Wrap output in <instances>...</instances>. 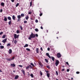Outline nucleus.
Segmentation results:
<instances>
[{
	"label": "nucleus",
	"instance_id": "6e6d98bb",
	"mask_svg": "<svg viewBox=\"0 0 80 80\" xmlns=\"http://www.w3.org/2000/svg\"><path fill=\"white\" fill-rule=\"evenodd\" d=\"M69 71H70V70L69 69H67V72H69Z\"/></svg>",
	"mask_w": 80,
	"mask_h": 80
},
{
	"label": "nucleus",
	"instance_id": "dca6fc26",
	"mask_svg": "<svg viewBox=\"0 0 80 80\" xmlns=\"http://www.w3.org/2000/svg\"><path fill=\"white\" fill-rule=\"evenodd\" d=\"M39 12H40V14L39 16L40 17H41V16H42V15H43V13H42V12L40 11H39Z\"/></svg>",
	"mask_w": 80,
	"mask_h": 80
},
{
	"label": "nucleus",
	"instance_id": "680f3d73",
	"mask_svg": "<svg viewBox=\"0 0 80 80\" xmlns=\"http://www.w3.org/2000/svg\"><path fill=\"white\" fill-rule=\"evenodd\" d=\"M14 57V58H16V57H17V55H15L14 57Z\"/></svg>",
	"mask_w": 80,
	"mask_h": 80
},
{
	"label": "nucleus",
	"instance_id": "37998d69",
	"mask_svg": "<svg viewBox=\"0 0 80 80\" xmlns=\"http://www.w3.org/2000/svg\"><path fill=\"white\" fill-rule=\"evenodd\" d=\"M3 33V32H1L0 33V35H2Z\"/></svg>",
	"mask_w": 80,
	"mask_h": 80
},
{
	"label": "nucleus",
	"instance_id": "aec40b11",
	"mask_svg": "<svg viewBox=\"0 0 80 80\" xmlns=\"http://www.w3.org/2000/svg\"><path fill=\"white\" fill-rule=\"evenodd\" d=\"M8 19L9 20H12L11 17H8Z\"/></svg>",
	"mask_w": 80,
	"mask_h": 80
},
{
	"label": "nucleus",
	"instance_id": "473e14b6",
	"mask_svg": "<svg viewBox=\"0 0 80 80\" xmlns=\"http://www.w3.org/2000/svg\"><path fill=\"white\" fill-rule=\"evenodd\" d=\"M26 50H27V51H30V49L28 48H27Z\"/></svg>",
	"mask_w": 80,
	"mask_h": 80
},
{
	"label": "nucleus",
	"instance_id": "09e8293b",
	"mask_svg": "<svg viewBox=\"0 0 80 80\" xmlns=\"http://www.w3.org/2000/svg\"><path fill=\"white\" fill-rule=\"evenodd\" d=\"M18 66L19 67H23V66L21 65H19Z\"/></svg>",
	"mask_w": 80,
	"mask_h": 80
},
{
	"label": "nucleus",
	"instance_id": "a19ab883",
	"mask_svg": "<svg viewBox=\"0 0 80 80\" xmlns=\"http://www.w3.org/2000/svg\"><path fill=\"white\" fill-rule=\"evenodd\" d=\"M40 72V75H41V76H42V75H43V73L41 71Z\"/></svg>",
	"mask_w": 80,
	"mask_h": 80
},
{
	"label": "nucleus",
	"instance_id": "0eeeda50",
	"mask_svg": "<svg viewBox=\"0 0 80 80\" xmlns=\"http://www.w3.org/2000/svg\"><path fill=\"white\" fill-rule=\"evenodd\" d=\"M46 56H48V57H49V58H50V59H51V57H50V56L49 55V53H46Z\"/></svg>",
	"mask_w": 80,
	"mask_h": 80
},
{
	"label": "nucleus",
	"instance_id": "c9c22d12",
	"mask_svg": "<svg viewBox=\"0 0 80 80\" xmlns=\"http://www.w3.org/2000/svg\"><path fill=\"white\" fill-rule=\"evenodd\" d=\"M30 64L31 65H32V67H34L35 66L34 65V64H33V63H32V62H31L30 63Z\"/></svg>",
	"mask_w": 80,
	"mask_h": 80
},
{
	"label": "nucleus",
	"instance_id": "20e7f679",
	"mask_svg": "<svg viewBox=\"0 0 80 80\" xmlns=\"http://www.w3.org/2000/svg\"><path fill=\"white\" fill-rule=\"evenodd\" d=\"M57 57L58 58H60L62 57V55L60 53H57Z\"/></svg>",
	"mask_w": 80,
	"mask_h": 80
},
{
	"label": "nucleus",
	"instance_id": "49530a36",
	"mask_svg": "<svg viewBox=\"0 0 80 80\" xmlns=\"http://www.w3.org/2000/svg\"><path fill=\"white\" fill-rule=\"evenodd\" d=\"M32 12H28V14H29V15H31V14H32Z\"/></svg>",
	"mask_w": 80,
	"mask_h": 80
},
{
	"label": "nucleus",
	"instance_id": "393cba45",
	"mask_svg": "<svg viewBox=\"0 0 80 80\" xmlns=\"http://www.w3.org/2000/svg\"><path fill=\"white\" fill-rule=\"evenodd\" d=\"M47 75V77H48V78H49V77H50V74H46Z\"/></svg>",
	"mask_w": 80,
	"mask_h": 80
},
{
	"label": "nucleus",
	"instance_id": "1a4fd4ad",
	"mask_svg": "<svg viewBox=\"0 0 80 80\" xmlns=\"http://www.w3.org/2000/svg\"><path fill=\"white\" fill-rule=\"evenodd\" d=\"M36 53H39V48H37L36 49Z\"/></svg>",
	"mask_w": 80,
	"mask_h": 80
},
{
	"label": "nucleus",
	"instance_id": "412c9836",
	"mask_svg": "<svg viewBox=\"0 0 80 80\" xmlns=\"http://www.w3.org/2000/svg\"><path fill=\"white\" fill-rule=\"evenodd\" d=\"M45 72H46L47 74H49V71H47L46 70H45Z\"/></svg>",
	"mask_w": 80,
	"mask_h": 80
},
{
	"label": "nucleus",
	"instance_id": "e433bc0d",
	"mask_svg": "<svg viewBox=\"0 0 80 80\" xmlns=\"http://www.w3.org/2000/svg\"><path fill=\"white\" fill-rule=\"evenodd\" d=\"M47 67L48 68V69H50V67L49 66H47Z\"/></svg>",
	"mask_w": 80,
	"mask_h": 80
},
{
	"label": "nucleus",
	"instance_id": "f8f14e48",
	"mask_svg": "<svg viewBox=\"0 0 80 80\" xmlns=\"http://www.w3.org/2000/svg\"><path fill=\"white\" fill-rule=\"evenodd\" d=\"M18 77H19V76H18V75H17L15 76L14 79H18Z\"/></svg>",
	"mask_w": 80,
	"mask_h": 80
},
{
	"label": "nucleus",
	"instance_id": "72a5a7b5",
	"mask_svg": "<svg viewBox=\"0 0 80 80\" xmlns=\"http://www.w3.org/2000/svg\"><path fill=\"white\" fill-rule=\"evenodd\" d=\"M18 5H19V3H17V4L16 5V7H18Z\"/></svg>",
	"mask_w": 80,
	"mask_h": 80
},
{
	"label": "nucleus",
	"instance_id": "4d7b16f0",
	"mask_svg": "<svg viewBox=\"0 0 80 80\" xmlns=\"http://www.w3.org/2000/svg\"><path fill=\"white\" fill-rule=\"evenodd\" d=\"M48 51H50V48H48Z\"/></svg>",
	"mask_w": 80,
	"mask_h": 80
},
{
	"label": "nucleus",
	"instance_id": "4c0bfd02",
	"mask_svg": "<svg viewBox=\"0 0 80 80\" xmlns=\"http://www.w3.org/2000/svg\"><path fill=\"white\" fill-rule=\"evenodd\" d=\"M5 35H4L2 37V38H5Z\"/></svg>",
	"mask_w": 80,
	"mask_h": 80
},
{
	"label": "nucleus",
	"instance_id": "39448f33",
	"mask_svg": "<svg viewBox=\"0 0 80 80\" xmlns=\"http://www.w3.org/2000/svg\"><path fill=\"white\" fill-rule=\"evenodd\" d=\"M14 38L15 39L17 38H18V37H19V35H18L16 34H14Z\"/></svg>",
	"mask_w": 80,
	"mask_h": 80
},
{
	"label": "nucleus",
	"instance_id": "0e129e2a",
	"mask_svg": "<svg viewBox=\"0 0 80 80\" xmlns=\"http://www.w3.org/2000/svg\"><path fill=\"white\" fill-rule=\"evenodd\" d=\"M59 33V32L58 31L56 33L57 34H58Z\"/></svg>",
	"mask_w": 80,
	"mask_h": 80
},
{
	"label": "nucleus",
	"instance_id": "a18cd8bd",
	"mask_svg": "<svg viewBox=\"0 0 80 80\" xmlns=\"http://www.w3.org/2000/svg\"><path fill=\"white\" fill-rule=\"evenodd\" d=\"M20 28L21 30H23V28H22V26H20Z\"/></svg>",
	"mask_w": 80,
	"mask_h": 80
},
{
	"label": "nucleus",
	"instance_id": "3c124183",
	"mask_svg": "<svg viewBox=\"0 0 80 80\" xmlns=\"http://www.w3.org/2000/svg\"><path fill=\"white\" fill-rule=\"evenodd\" d=\"M77 74H79L80 73V72H76Z\"/></svg>",
	"mask_w": 80,
	"mask_h": 80
},
{
	"label": "nucleus",
	"instance_id": "bb28decb",
	"mask_svg": "<svg viewBox=\"0 0 80 80\" xmlns=\"http://www.w3.org/2000/svg\"><path fill=\"white\" fill-rule=\"evenodd\" d=\"M30 76L32 78H33V74H31Z\"/></svg>",
	"mask_w": 80,
	"mask_h": 80
},
{
	"label": "nucleus",
	"instance_id": "9b49d317",
	"mask_svg": "<svg viewBox=\"0 0 80 80\" xmlns=\"http://www.w3.org/2000/svg\"><path fill=\"white\" fill-rule=\"evenodd\" d=\"M1 6H2V7H4V6H5V3L2 2L1 3Z\"/></svg>",
	"mask_w": 80,
	"mask_h": 80
},
{
	"label": "nucleus",
	"instance_id": "de8ad7c7",
	"mask_svg": "<svg viewBox=\"0 0 80 80\" xmlns=\"http://www.w3.org/2000/svg\"><path fill=\"white\" fill-rule=\"evenodd\" d=\"M24 23H27V21H24Z\"/></svg>",
	"mask_w": 80,
	"mask_h": 80
},
{
	"label": "nucleus",
	"instance_id": "2eb2a0df",
	"mask_svg": "<svg viewBox=\"0 0 80 80\" xmlns=\"http://www.w3.org/2000/svg\"><path fill=\"white\" fill-rule=\"evenodd\" d=\"M12 53V49H10L9 50V54H11Z\"/></svg>",
	"mask_w": 80,
	"mask_h": 80
},
{
	"label": "nucleus",
	"instance_id": "7c9ffc66",
	"mask_svg": "<svg viewBox=\"0 0 80 80\" xmlns=\"http://www.w3.org/2000/svg\"><path fill=\"white\" fill-rule=\"evenodd\" d=\"M28 68H30V67H29V66H27L26 68V70H28Z\"/></svg>",
	"mask_w": 80,
	"mask_h": 80
},
{
	"label": "nucleus",
	"instance_id": "5701e85b",
	"mask_svg": "<svg viewBox=\"0 0 80 80\" xmlns=\"http://www.w3.org/2000/svg\"><path fill=\"white\" fill-rule=\"evenodd\" d=\"M35 31L38 32V31H39V30H38V28H36L35 29Z\"/></svg>",
	"mask_w": 80,
	"mask_h": 80
},
{
	"label": "nucleus",
	"instance_id": "bf43d9fd",
	"mask_svg": "<svg viewBox=\"0 0 80 80\" xmlns=\"http://www.w3.org/2000/svg\"><path fill=\"white\" fill-rule=\"evenodd\" d=\"M14 1H15V0H11L12 2H14Z\"/></svg>",
	"mask_w": 80,
	"mask_h": 80
},
{
	"label": "nucleus",
	"instance_id": "c85d7f7f",
	"mask_svg": "<svg viewBox=\"0 0 80 80\" xmlns=\"http://www.w3.org/2000/svg\"><path fill=\"white\" fill-rule=\"evenodd\" d=\"M21 16L22 17H24V16H25V15H24V14L23 13H22L21 14Z\"/></svg>",
	"mask_w": 80,
	"mask_h": 80
},
{
	"label": "nucleus",
	"instance_id": "4468645a",
	"mask_svg": "<svg viewBox=\"0 0 80 80\" xmlns=\"http://www.w3.org/2000/svg\"><path fill=\"white\" fill-rule=\"evenodd\" d=\"M15 18V15H13L12 16V18L13 20H15V18Z\"/></svg>",
	"mask_w": 80,
	"mask_h": 80
},
{
	"label": "nucleus",
	"instance_id": "f3484780",
	"mask_svg": "<svg viewBox=\"0 0 80 80\" xmlns=\"http://www.w3.org/2000/svg\"><path fill=\"white\" fill-rule=\"evenodd\" d=\"M6 60H7V61H10L11 60H12V59H11V58H7L6 59Z\"/></svg>",
	"mask_w": 80,
	"mask_h": 80
},
{
	"label": "nucleus",
	"instance_id": "052dcab7",
	"mask_svg": "<svg viewBox=\"0 0 80 80\" xmlns=\"http://www.w3.org/2000/svg\"><path fill=\"white\" fill-rule=\"evenodd\" d=\"M41 29H43V27H42V26H41Z\"/></svg>",
	"mask_w": 80,
	"mask_h": 80
},
{
	"label": "nucleus",
	"instance_id": "f03ea898",
	"mask_svg": "<svg viewBox=\"0 0 80 80\" xmlns=\"http://www.w3.org/2000/svg\"><path fill=\"white\" fill-rule=\"evenodd\" d=\"M18 17V22H20V21H21V16L20 15H19L17 16Z\"/></svg>",
	"mask_w": 80,
	"mask_h": 80
},
{
	"label": "nucleus",
	"instance_id": "6e6552de",
	"mask_svg": "<svg viewBox=\"0 0 80 80\" xmlns=\"http://www.w3.org/2000/svg\"><path fill=\"white\" fill-rule=\"evenodd\" d=\"M7 39H4L2 41V42L3 43H6V42H7Z\"/></svg>",
	"mask_w": 80,
	"mask_h": 80
},
{
	"label": "nucleus",
	"instance_id": "7ed1b4c3",
	"mask_svg": "<svg viewBox=\"0 0 80 80\" xmlns=\"http://www.w3.org/2000/svg\"><path fill=\"white\" fill-rule=\"evenodd\" d=\"M59 63H60L59 61H58V60H56V62L55 63V65H56V67L57 66H58V64H59Z\"/></svg>",
	"mask_w": 80,
	"mask_h": 80
},
{
	"label": "nucleus",
	"instance_id": "69168bd1",
	"mask_svg": "<svg viewBox=\"0 0 80 80\" xmlns=\"http://www.w3.org/2000/svg\"><path fill=\"white\" fill-rule=\"evenodd\" d=\"M47 30V33H48V30Z\"/></svg>",
	"mask_w": 80,
	"mask_h": 80
},
{
	"label": "nucleus",
	"instance_id": "cd10ccee",
	"mask_svg": "<svg viewBox=\"0 0 80 80\" xmlns=\"http://www.w3.org/2000/svg\"><path fill=\"white\" fill-rule=\"evenodd\" d=\"M45 62H47V63H48V60H47V59H45Z\"/></svg>",
	"mask_w": 80,
	"mask_h": 80
},
{
	"label": "nucleus",
	"instance_id": "13d9d810",
	"mask_svg": "<svg viewBox=\"0 0 80 80\" xmlns=\"http://www.w3.org/2000/svg\"><path fill=\"white\" fill-rule=\"evenodd\" d=\"M64 70H65V68L62 69V71L63 72V71H64Z\"/></svg>",
	"mask_w": 80,
	"mask_h": 80
},
{
	"label": "nucleus",
	"instance_id": "4be33fe9",
	"mask_svg": "<svg viewBox=\"0 0 80 80\" xmlns=\"http://www.w3.org/2000/svg\"><path fill=\"white\" fill-rule=\"evenodd\" d=\"M28 46V44H26L24 46V47H27Z\"/></svg>",
	"mask_w": 80,
	"mask_h": 80
},
{
	"label": "nucleus",
	"instance_id": "58836bf2",
	"mask_svg": "<svg viewBox=\"0 0 80 80\" xmlns=\"http://www.w3.org/2000/svg\"><path fill=\"white\" fill-rule=\"evenodd\" d=\"M56 73L57 75H58V71H56Z\"/></svg>",
	"mask_w": 80,
	"mask_h": 80
},
{
	"label": "nucleus",
	"instance_id": "a211bd4d",
	"mask_svg": "<svg viewBox=\"0 0 80 80\" xmlns=\"http://www.w3.org/2000/svg\"><path fill=\"white\" fill-rule=\"evenodd\" d=\"M4 20L5 22H7V17H5Z\"/></svg>",
	"mask_w": 80,
	"mask_h": 80
},
{
	"label": "nucleus",
	"instance_id": "a878e982",
	"mask_svg": "<svg viewBox=\"0 0 80 80\" xmlns=\"http://www.w3.org/2000/svg\"><path fill=\"white\" fill-rule=\"evenodd\" d=\"M1 48L3 49L4 48V46H0Z\"/></svg>",
	"mask_w": 80,
	"mask_h": 80
},
{
	"label": "nucleus",
	"instance_id": "f257e3e1",
	"mask_svg": "<svg viewBox=\"0 0 80 80\" xmlns=\"http://www.w3.org/2000/svg\"><path fill=\"white\" fill-rule=\"evenodd\" d=\"M38 37V35L37 34H34L32 32H31V35H30V36L29 37L28 39L29 40H31L32 38H34L35 37Z\"/></svg>",
	"mask_w": 80,
	"mask_h": 80
},
{
	"label": "nucleus",
	"instance_id": "774afa93",
	"mask_svg": "<svg viewBox=\"0 0 80 80\" xmlns=\"http://www.w3.org/2000/svg\"><path fill=\"white\" fill-rule=\"evenodd\" d=\"M13 72H14V73H15V70L13 71Z\"/></svg>",
	"mask_w": 80,
	"mask_h": 80
},
{
	"label": "nucleus",
	"instance_id": "c756f323",
	"mask_svg": "<svg viewBox=\"0 0 80 80\" xmlns=\"http://www.w3.org/2000/svg\"><path fill=\"white\" fill-rule=\"evenodd\" d=\"M11 45V44H10L9 43H8L7 45V47H9V46H10Z\"/></svg>",
	"mask_w": 80,
	"mask_h": 80
},
{
	"label": "nucleus",
	"instance_id": "ddd939ff",
	"mask_svg": "<svg viewBox=\"0 0 80 80\" xmlns=\"http://www.w3.org/2000/svg\"><path fill=\"white\" fill-rule=\"evenodd\" d=\"M11 67H15V64H11Z\"/></svg>",
	"mask_w": 80,
	"mask_h": 80
},
{
	"label": "nucleus",
	"instance_id": "6ab92c4d",
	"mask_svg": "<svg viewBox=\"0 0 80 80\" xmlns=\"http://www.w3.org/2000/svg\"><path fill=\"white\" fill-rule=\"evenodd\" d=\"M51 59L52 60V61H54L55 60V58L53 57H52L51 58Z\"/></svg>",
	"mask_w": 80,
	"mask_h": 80
},
{
	"label": "nucleus",
	"instance_id": "864d4df0",
	"mask_svg": "<svg viewBox=\"0 0 80 80\" xmlns=\"http://www.w3.org/2000/svg\"><path fill=\"white\" fill-rule=\"evenodd\" d=\"M15 58L14 57H12V58H11V59H12V60H14V59Z\"/></svg>",
	"mask_w": 80,
	"mask_h": 80
},
{
	"label": "nucleus",
	"instance_id": "ea45409f",
	"mask_svg": "<svg viewBox=\"0 0 80 80\" xmlns=\"http://www.w3.org/2000/svg\"><path fill=\"white\" fill-rule=\"evenodd\" d=\"M32 2H30V7H32Z\"/></svg>",
	"mask_w": 80,
	"mask_h": 80
},
{
	"label": "nucleus",
	"instance_id": "9d476101",
	"mask_svg": "<svg viewBox=\"0 0 80 80\" xmlns=\"http://www.w3.org/2000/svg\"><path fill=\"white\" fill-rule=\"evenodd\" d=\"M21 71L22 72V73L25 76V70H21Z\"/></svg>",
	"mask_w": 80,
	"mask_h": 80
},
{
	"label": "nucleus",
	"instance_id": "423d86ee",
	"mask_svg": "<svg viewBox=\"0 0 80 80\" xmlns=\"http://www.w3.org/2000/svg\"><path fill=\"white\" fill-rule=\"evenodd\" d=\"M38 64L40 65V66H41L42 67L43 66V64L40 61L38 62Z\"/></svg>",
	"mask_w": 80,
	"mask_h": 80
},
{
	"label": "nucleus",
	"instance_id": "8fccbe9b",
	"mask_svg": "<svg viewBox=\"0 0 80 80\" xmlns=\"http://www.w3.org/2000/svg\"><path fill=\"white\" fill-rule=\"evenodd\" d=\"M29 67H30V68H33V67H32V66H31V65H29Z\"/></svg>",
	"mask_w": 80,
	"mask_h": 80
},
{
	"label": "nucleus",
	"instance_id": "e2e57ef3",
	"mask_svg": "<svg viewBox=\"0 0 80 80\" xmlns=\"http://www.w3.org/2000/svg\"><path fill=\"white\" fill-rule=\"evenodd\" d=\"M2 9H1V10H0V12L1 13V12H2Z\"/></svg>",
	"mask_w": 80,
	"mask_h": 80
},
{
	"label": "nucleus",
	"instance_id": "79ce46f5",
	"mask_svg": "<svg viewBox=\"0 0 80 80\" xmlns=\"http://www.w3.org/2000/svg\"><path fill=\"white\" fill-rule=\"evenodd\" d=\"M16 32L17 33H20V31L18 30H17Z\"/></svg>",
	"mask_w": 80,
	"mask_h": 80
},
{
	"label": "nucleus",
	"instance_id": "2f4dec72",
	"mask_svg": "<svg viewBox=\"0 0 80 80\" xmlns=\"http://www.w3.org/2000/svg\"><path fill=\"white\" fill-rule=\"evenodd\" d=\"M17 42V40H15L14 41V43L15 44H16Z\"/></svg>",
	"mask_w": 80,
	"mask_h": 80
},
{
	"label": "nucleus",
	"instance_id": "b1692460",
	"mask_svg": "<svg viewBox=\"0 0 80 80\" xmlns=\"http://www.w3.org/2000/svg\"><path fill=\"white\" fill-rule=\"evenodd\" d=\"M26 20H28V18H29V17H28V16H27V17H25Z\"/></svg>",
	"mask_w": 80,
	"mask_h": 80
},
{
	"label": "nucleus",
	"instance_id": "f704fd0d",
	"mask_svg": "<svg viewBox=\"0 0 80 80\" xmlns=\"http://www.w3.org/2000/svg\"><path fill=\"white\" fill-rule=\"evenodd\" d=\"M11 23H12V21H9V22H8L9 25H10V24H11Z\"/></svg>",
	"mask_w": 80,
	"mask_h": 80
},
{
	"label": "nucleus",
	"instance_id": "5fc2aeb1",
	"mask_svg": "<svg viewBox=\"0 0 80 80\" xmlns=\"http://www.w3.org/2000/svg\"><path fill=\"white\" fill-rule=\"evenodd\" d=\"M40 50H41V51H43V48H41Z\"/></svg>",
	"mask_w": 80,
	"mask_h": 80
},
{
	"label": "nucleus",
	"instance_id": "c03bdc74",
	"mask_svg": "<svg viewBox=\"0 0 80 80\" xmlns=\"http://www.w3.org/2000/svg\"><path fill=\"white\" fill-rule=\"evenodd\" d=\"M35 22L36 23H38V20L37 19H36L35 20Z\"/></svg>",
	"mask_w": 80,
	"mask_h": 80
},
{
	"label": "nucleus",
	"instance_id": "338daca9",
	"mask_svg": "<svg viewBox=\"0 0 80 80\" xmlns=\"http://www.w3.org/2000/svg\"><path fill=\"white\" fill-rule=\"evenodd\" d=\"M0 72H2V71L0 69Z\"/></svg>",
	"mask_w": 80,
	"mask_h": 80
},
{
	"label": "nucleus",
	"instance_id": "603ef678",
	"mask_svg": "<svg viewBox=\"0 0 80 80\" xmlns=\"http://www.w3.org/2000/svg\"><path fill=\"white\" fill-rule=\"evenodd\" d=\"M66 63L68 65H69V64L68 63V62H66Z\"/></svg>",
	"mask_w": 80,
	"mask_h": 80
}]
</instances>
